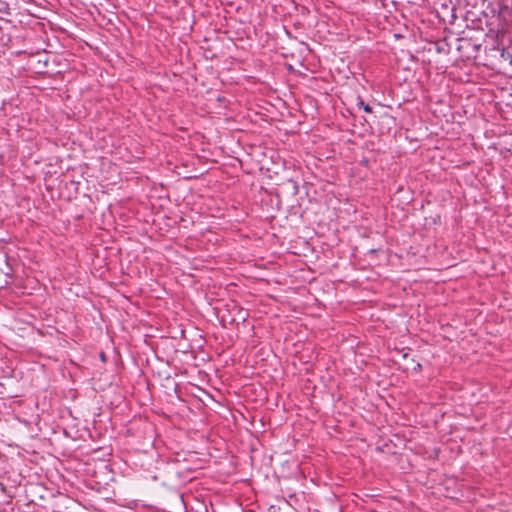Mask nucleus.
<instances>
[{
    "instance_id": "obj_1",
    "label": "nucleus",
    "mask_w": 512,
    "mask_h": 512,
    "mask_svg": "<svg viewBox=\"0 0 512 512\" xmlns=\"http://www.w3.org/2000/svg\"><path fill=\"white\" fill-rule=\"evenodd\" d=\"M360 107H362L364 109L365 112L367 113H371L372 112V107L368 104H365L362 100L359 101V104H358Z\"/></svg>"
}]
</instances>
